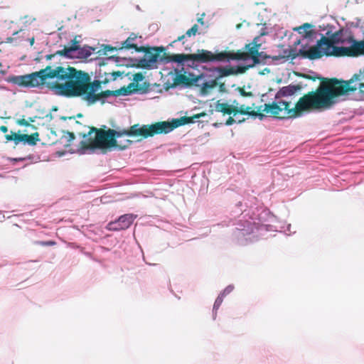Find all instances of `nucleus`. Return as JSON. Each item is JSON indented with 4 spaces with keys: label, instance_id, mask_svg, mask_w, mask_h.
<instances>
[{
    "label": "nucleus",
    "instance_id": "1",
    "mask_svg": "<svg viewBox=\"0 0 364 364\" xmlns=\"http://www.w3.org/2000/svg\"><path fill=\"white\" fill-rule=\"evenodd\" d=\"M205 113L194 114L192 117H182L179 119H173L171 122H159L150 125L134 124L129 129L118 131L109 129L104 130L96 127H91L88 130V142L82 140L80 142V146L77 150L95 149L102 150L103 153L110 151L112 148L117 147L120 150L128 148L132 143L131 140H126L124 143L117 141L124 136H141V139L154 136L156 134H168L180 126L193 123L195 119L205 116Z\"/></svg>",
    "mask_w": 364,
    "mask_h": 364
},
{
    "label": "nucleus",
    "instance_id": "2",
    "mask_svg": "<svg viewBox=\"0 0 364 364\" xmlns=\"http://www.w3.org/2000/svg\"><path fill=\"white\" fill-rule=\"evenodd\" d=\"M348 43H351L349 47H338L336 44L344 43L346 39L343 37V31L340 30L333 33L330 37L322 36L316 44L309 49L302 47L296 52L290 50L289 57L295 59L298 56L309 60H316L323 56H350L356 57L364 55V39L360 41H355L353 36L348 38Z\"/></svg>",
    "mask_w": 364,
    "mask_h": 364
},
{
    "label": "nucleus",
    "instance_id": "3",
    "mask_svg": "<svg viewBox=\"0 0 364 364\" xmlns=\"http://www.w3.org/2000/svg\"><path fill=\"white\" fill-rule=\"evenodd\" d=\"M259 38V36L255 37L252 43L246 44L244 50H225L214 53L208 50L198 49L196 53L193 54L181 53L172 55L164 52L160 58V61L165 63L170 62L182 63L190 60L197 63H208L212 62H230V60H246L252 58L254 63H259V48L260 47V44L258 43Z\"/></svg>",
    "mask_w": 364,
    "mask_h": 364
},
{
    "label": "nucleus",
    "instance_id": "4",
    "mask_svg": "<svg viewBox=\"0 0 364 364\" xmlns=\"http://www.w3.org/2000/svg\"><path fill=\"white\" fill-rule=\"evenodd\" d=\"M9 81L22 87H46L55 94L68 97V72L60 65H48L39 71L12 76Z\"/></svg>",
    "mask_w": 364,
    "mask_h": 364
},
{
    "label": "nucleus",
    "instance_id": "5",
    "mask_svg": "<svg viewBox=\"0 0 364 364\" xmlns=\"http://www.w3.org/2000/svg\"><path fill=\"white\" fill-rule=\"evenodd\" d=\"M336 102V96L329 79L324 78L315 91L309 92L299 98L295 107L291 108L290 114L296 118L305 112L329 109Z\"/></svg>",
    "mask_w": 364,
    "mask_h": 364
},
{
    "label": "nucleus",
    "instance_id": "6",
    "mask_svg": "<svg viewBox=\"0 0 364 364\" xmlns=\"http://www.w3.org/2000/svg\"><path fill=\"white\" fill-rule=\"evenodd\" d=\"M87 73L70 66V97L87 95L92 89Z\"/></svg>",
    "mask_w": 364,
    "mask_h": 364
},
{
    "label": "nucleus",
    "instance_id": "7",
    "mask_svg": "<svg viewBox=\"0 0 364 364\" xmlns=\"http://www.w3.org/2000/svg\"><path fill=\"white\" fill-rule=\"evenodd\" d=\"M336 98L358 90L364 82V73L354 74L348 80H338L336 78L329 79Z\"/></svg>",
    "mask_w": 364,
    "mask_h": 364
},
{
    "label": "nucleus",
    "instance_id": "8",
    "mask_svg": "<svg viewBox=\"0 0 364 364\" xmlns=\"http://www.w3.org/2000/svg\"><path fill=\"white\" fill-rule=\"evenodd\" d=\"M290 104V102L283 100L273 102L260 106L259 110L264 112L267 116L278 119L294 118L290 114L291 111V108L289 107Z\"/></svg>",
    "mask_w": 364,
    "mask_h": 364
},
{
    "label": "nucleus",
    "instance_id": "9",
    "mask_svg": "<svg viewBox=\"0 0 364 364\" xmlns=\"http://www.w3.org/2000/svg\"><path fill=\"white\" fill-rule=\"evenodd\" d=\"M164 51L165 48L163 46H140L137 52L144 53V56L139 60V65L144 68H151L159 59L160 60L161 54Z\"/></svg>",
    "mask_w": 364,
    "mask_h": 364
},
{
    "label": "nucleus",
    "instance_id": "10",
    "mask_svg": "<svg viewBox=\"0 0 364 364\" xmlns=\"http://www.w3.org/2000/svg\"><path fill=\"white\" fill-rule=\"evenodd\" d=\"M92 50L94 49L82 44L81 36H75L70 43V59L76 58L84 60L92 54Z\"/></svg>",
    "mask_w": 364,
    "mask_h": 364
},
{
    "label": "nucleus",
    "instance_id": "11",
    "mask_svg": "<svg viewBox=\"0 0 364 364\" xmlns=\"http://www.w3.org/2000/svg\"><path fill=\"white\" fill-rule=\"evenodd\" d=\"M100 86V82L99 81H95L92 84V89L87 92L85 96L86 100L90 104H93L97 101L100 100L102 98H106L109 96H119V95H127L132 93V90H127V88L122 87L117 90H105L102 91L99 94H95L94 87L98 88Z\"/></svg>",
    "mask_w": 364,
    "mask_h": 364
},
{
    "label": "nucleus",
    "instance_id": "12",
    "mask_svg": "<svg viewBox=\"0 0 364 364\" xmlns=\"http://www.w3.org/2000/svg\"><path fill=\"white\" fill-rule=\"evenodd\" d=\"M5 139L6 141H13L16 145L18 144L20 142H23L25 144H27L30 146H35L40 141L39 133L37 132L32 133L30 135L26 134H17L11 132L10 134L5 135Z\"/></svg>",
    "mask_w": 364,
    "mask_h": 364
},
{
    "label": "nucleus",
    "instance_id": "13",
    "mask_svg": "<svg viewBox=\"0 0 364 364\" xmlns=\"http://www.w3.org/2000/svg\"><path fill=\"white\" fill-rule=\"evenodd\" d=\"M70 127L71 131L70 132V141L73 140L76 136L85 138L88 136L87 129L90 127H87L82 122L77 121L75 117H70Z\"/></svg>",
    "mask_w": 364,
    "mask_h": 364
},
{
    "label": "nucleus",
    "instance_id": "14",
    "mask_svg": "<svg viewBox=\"0 0 364 364\" xmlns=\"http://www.w3.org/2000/svg\"><path fill=\"white\" fill-rule=\"evenodd\" d=\"M137 215L134 214H124L114 222L109 224V229L113 230H126L130 227Z\"/></svg>",
    "mask_w": 364,
    "mask_h": 364
},
{
    "label": "nucleus",
    "instance_id": "15",
    "mask_svg": "<svg viewBox=\"0 0 364 364\" xmlns=\"http://www.w3.org/2000/svg\"><path fill=\"white\" fill-rule=\"evenodd\" d=\"M246 68L242 66H226V67H218L215 70L218 73V78H222L224 77L237 75L238 73H242L245 71Z\"/></svg>",
    "mask_w": 364,
    "mask_h": 364
},
{
    "label": "nucleus",
    "instance_id": "16",
    "mask_svg": "<svg viewBox=\"0 0 364 364\" xmlns=\"http://www.w3.org/2000/svg\"><path fill=\"white\" fill-rule=\"evenodd\" d=\"M302 86L301 85H289L279 89L275 95L276 99L282 97H289L294 95L296 92L301 90Z\"/></svg>",
    "mask_w": 364,
    "mask_h": 364
},
{
    "label": "nucleus",
    "instance_id": "17",
    "mask_svg": "<svg viewBox=\"0 0 364 364\" xmlns=\"http://www.w3.org/2000/svg\"><path fill=\"white\" fill-rule=\"evenodd\" d=\"M137 38L138 36L136 33H132L122 43V46L119 48V50H122L123 48H133L137 52V50L139 48V47L136 43H134V41H136Z\"/></svg>",
    "mask_w": 364,
    "mask_h": 364
},
{
    "label": "nucleus",
    "instance_id": "18",
    "mask_svg": "<svg viewBox=\"0 0 364 364\" xmlns=\"http://www.w3.org/2000/svg\"><path fill=\"white\" fill-rule=\"evenodd\" d=\"M215 111L221 112L223 114H231L235 112V106L230 105L227 102H221L218 100L215 104Z\"/></svg>",
    "mask_w": 364,
    "mask_h": 364
},
{
    "label": "nucleus",
    "instance_id": "19",
    "mask_svg": "<svg viewBox=\"0 0 364 364\" xmlns=\"http://www.w3.org/2000/svg\"><path fill=\"white\" fill-rule=\"evenodd\" d=\"M217 79L205 82L200 89L202 95H206L212 92V90L218 85Z\"/></svg>",
    "mask_w": 364,
    "mask_h": 364
},
{
    "label": "nucleus",
    "instance_id": "20",
    "mask_svg": "<svg viewBox=\"0 0 364 364\" xmlns=\"http://www.w3.org/2000/svg\"><path fill=\"white\" fill-rule=\"evenodd\" d=\"M313 26L309 23H305L302 26L298 27L296 30L298 31L299 34L302 35L304 38H310L312 36L314 31H312Z\"/></svg>",
    "mask_w": 364,
    "mask_h": 364
},
{
    "label": "nucleus",
    "instance_id": "21",
    "mask_svg": "<svg viewBox=\"0 0 364 364\" xmlns=\"http://www.w3.org/2000/svg\"><path fill=\"white\" fill-rule=\"evenodd\" d=\"M197 79L191 80L188 77H187L184 74H179L177 75L174 79V84L175 85H180L183 84L187 86L192 85L193 83V81H196Z\"/></svg>",
    "mask_w": 364,
    "mask_h": 364
},
{
    "label": "nucleus",
    "instance_id": "22",
    "mask_svg": "<svg viewBox=\"0 0 364 364\" xmlns=\"http://www.w3.org/2000/svg\"><path fill=\"white\" fill-rule=\"evenodd\" d=\"M144 78V76L141 73L134 74L133 77V82L130 83L126 88H127V90H131L132 92L139 89V82L142 81Z\"/></svg>",
    "mask_w": 364,
    "mask_h": 364
},
{
    "label": "nucleus",
    "instance_id": "23",
    "mask_svg": "<svg viewBox=\"0 0 364 364\" xmlns=\"http://www.w3.org/2000/svg\"><path fill=\"white\" fill-rule=\"evenodd\" d=\"M233 104H236L235 106V112L234 116H235L237 114H250V115H257V114L252 111L251 112H249V110L251 109L250 107H245V105H241L240 107L237 106V103H236V101L235 100L233 102Z\"/></svg>",
    "mask_w": 364,
    "mask_h": 364
},
{
    "label": "nucleus",
    "instance_id": "24",
    "mask_svg": "<svg viewBox=\"0 0 364 364\" xmlns=\"http://www.w3.org/2000/svg\"><path fill=\"white\" fill-rule=\"evenodd\" d=\"M37 118L36 116L33 117H28V119H26L24 117L21 119H18L16 120V124L19 126H23V127H29L33 130H36L37 127L35 125H33L31 124V122H34L36 121V119Z\"/></svg>",
    "mask_w": 364,
    "mask_h": 364
},
{
    "label": "nucleus",
    "instance_id": "25",
    "mask_svg": "<svg viewBox=\"0 0 364 364\" xmlns=\"http://www.w3.org/2000/svg\"><path fill=\"white\" fill-rule=\"evenodd\" d=\"M198 25L194 24L190 29H188L186 31V34L178 36V38L173 41V43H175L176 41H182L186 36L191 37V36H196V34L198 32Z\"/></svg>",
    "mask_w": 364,
    "mask_h": 364
},
{
    "label": "nucleus",
    "instance_id": "26",
    "mask_svg": "<svg viewBox=\"0 0 364 364\" xmlns=\"http://www.w3.org/2000/svg\"><path fill=\"white\" fill-rule=\"evenodd\" d=\"M58 55L68 57V46H65L63 50H58L55 53L46 55V59L47 60H51L53 58Z\"/></svg>",
    "mask_w": 364,
    "mask_h": 364
},
{
    "label": "nucleus",
    "instance_id": "27",
    "mask_svg": "<svg viewBox=\"0 0 364 364\" xmlns=\"http://www.w3.org/2000/svg\"><path fill=\"white\" fill-rule=\"evenodd\" d=\"M224 296H222V295L220 294V296H218V297L216 299L215 301V304H214V306L213 308L215 309H218L220 304H222L223 302V299Z\"/></svg>",
    "mask_w": 364,
    "mask_h": 364
},
{
    "label": "nucleus",
    "instance_id": "28",
    "mask_svg": "<svg viewBox=\"0 0 364 364\" xmlns=\"http://www.w3.org/2000/svg\"><path fill=\"white\" fill-rule=\"evenodd\" d=\"M117 49V48L116 47H112L111 46L106 45V46H105V47L103 48V50H104L105 54H107V52L113 51V50H115Z\"/></svg>",
    "mask_w": 364,
    "mask_h": 364
},
{
    "label": "nucleus",
    "instance_id": "29",
    "mask_svg": "<svg viewBox=\"0 0 364 364\" xmlns=\"http://www.w3.org/2000/svg\"><path fill=\"white\" fill-rule=\"evenodd\" d=\"M232 289L233 287L228 286L224 289L223 292L221 294L222 296H225L226 294H230L232 291Z\"/></svg>",
    "mask_w": 364,
    "mask_h": 364
},
{
    "label": "nucleus",
    "instance_id": "30",
    "mask_svg": "<svg viewBox=\"0 0 364 364\" xmlns=\"http://www.w3.org/2000/svg\"><path fill=\"white\" fill-rule=\"evenodd\" d=\"M122 73L120 71H116V72H112L111 73L112 77L111 78L112 80H115L118 77L121 76L122 75Z\"/></svg>",
    "mask_w": 364,
    "mask_h": 364
},
{
    "label": "nucleus",
    "instance_id": "31",
    "mask_svg": "<svg viewBox=\"0 0 364 364\" xmlns=\"http://www.w3.org/2000/svg\"><path fill=\"white\" fill-rule=\"evenodd\" d=\"M235 122V120L232 117H229L225 122V125L230 126V125L233 124Z\"/></svg>",
    "mask_w": 364,
    "mask_h": 364
},
{
    "label": "nucleus",
    "instance_id": "32",
    "mask_svg": "<svg viewBox=\"0 0 364 364\" xmlns=\"http://www.w3.org/2000/svg\"><path fill=\"white\" fill-rule=\"evenodd\" d=\"M0 131L3 133H6L8 132V127L6 126L2 125L0 127Z\"/></svg>",
    "mask_w": 364,
    "mask_h": 364
},
{
    "label": "nucleus",
    "instance_id": "33",
    "mask_svg": "<svg viewBox=\"0 0 364 364\" xmlns=\"http://www.w3.org/2000/svg\"><path fill=\"white\" fill-rule=\"evenodd\" d=\"M241 94L243 96H251L252 95V93L250 92H246L243 90H241Z\"/></svg>",
    "mask_w": 364,
    "mask_h": 364
},
{
    "label": "nucleus",
    "instance_id": "34",
    "mask_svg": "<svg viewBox=\"0 0 364 364\" xmlns=\"http://www.w3.org/2000/svg\"><path fill=\"white\" fill-rule=\"evenodd\" d=\"M358 90H359L360 93H363L364 94V82H363V83L362 84V85L360 87H358Z\"/></svg>",
    "mask_w": 364,
    "mask_h": 364
},
{
    "label": "nucleus",
    "instance_id": "35",
    "mask_svg": "<svg viewBox=\"0 0 364 364\" xmlns=\"http://www.w3.org/2000/svg\"><path fill=\"white\" fill-rule=\"evenodd\" d=\"M224 90H225V85H224V83H221L220 85V90L223 91Z\"/></svg>",
    "mask_w": 364,
    "mask_h": 364
},
{
    "label": "nucleus",
    "instance_id": "36",
    "mask_svg": "<svg viewBox=\"0 0 364 364\" xmlns=\"http://www.w3.org/2000/svg\"><path fill=\"white\" fill-rule=\"evenodd\" d=\"M198 22L200 23V24L203 25L204 24V21H203V18H199L198 19Z\"/></svg>",
    "mask_w": 364,
    "mask_h": 364
},
{
    "label": "nucleus",
    "instance_id": "37",
    "mask_svg": "<svg viewBox=\"0 0 364 364\" xmlns=\"http://www.w3.org/2000/svg\"><path fill=\"white\" fill-rule=\"evenodd\" d=\"M56 154H57L59 156H63V155L64 154V153H63V152H60V151H58Z\"/></svg>",
    "mask_w": 364,
    "mask_h": 364
},
{
    "label": "nucleus",
    "instance_id": "38",
    "mask_svg": "<svg viewBox=\"0 0 364 364\" xmlns=\"http://www.w3.org/2000/svg\"><path fill=\"white\" fill-rule=\"evenodd\" d=\"M241 26H242V23H238V24H237L236 28H237V29H240L241 28Z\"/></svg>",
    "mask_w": 364,
    "mask_h": 364
},
{
    "label": "nucleus",
    "instance_id": "39",
    "mask_svg": "<svg viewBox=\"0 0 364 364\" xmlns=\"http://www.w3.org/2000/svg\"><path fill=\"white\" fill-rule=\"evenodd\" d=\"M75 151H76V150H75V149H73V148H70V153H74V152H75Z\"/></svg>",
    "mask_w": 364,
    "mask_h": 364
},
{
    "label": "nucleus",
    "instance_id": "40",
    "mask_svg": "<svg viewBox=\"0 0 364 364\" xmlns=\"http://www.w3.org/2000/svg\"><path fill=\"white\" fill-rule=\"evenodd\" d=\"M54 242H43V244H46V245H51V244H53Z\"/></svg>",
    "mask_w": 364,
    "mask_h": 364
},
{
    "label": "nucleus",
    "instance_id": "41",
    "mask_svg": "<svg viewBox=\"0 0 364 364\" xmlns=\"http://www.w3.org/2000/svg\"><path fill=\"white\" fill-rule=\"evenodd\" d=\"M126 140H127V139H124V140H118V139H117V141H121L122 143H124Z\"/></svg>",
    "mask_w": 364,
    "mask_h": 364
},
{
    "label": "nucleus",
    "instance_id": "42",
    "mask_svg": "<svg viewBox=\"0 0 364 364\" xmlns=\"http://www.w3.org/2000/svg\"><path fill=\"white\" fill-rule=\"evenodd\" d=\"M62 119H63V120H66V119H68V117H62Z\"/></svg>",
    "mask_w": 364,
    "mask_h": 364
},
{
    "label": "nucleus",
    "instance_id": "43",
    "mask_svg": "<svg viewBox=\"0 0 364 364\" xmlns=\"http://www.w3.org/2000/svg\"><path fill=\"white\" fill-rule=\"evenodd\" d=\"M77 117H82V115L81 114H77Z\"/></svg>",
    "mask_w": 364,
    "mask_h": 364
},
{
    "label": "nucleus",
    "instance_id": "44",
    "mask_svg": "<svg viewBox=\"0 0 364 364\" xmlns=\"http://www.w3.org/2000/svg\"><path fill=\"white\" fill-rule=\"evenodd\" d=\"M261 117V118L264 116L262 114H258Z\"/></svg>",
    "mask_w": 364,
    "mask_h": 364
},
{
    "label": "nucleus",
    "instance_id": "45",
    "mask_svg": "<svg viewBox=\"0 0 364 364\" xmlns=\"http://www.w3.org/2000/svg\"><path fill=\"white\" fill-rule=\"evenodd\" d=\"M1 65H1V63H0V67H1Z\"/></svg>",
    "mask_w": 364,
    "mask_h": 364
}]
</instances>
